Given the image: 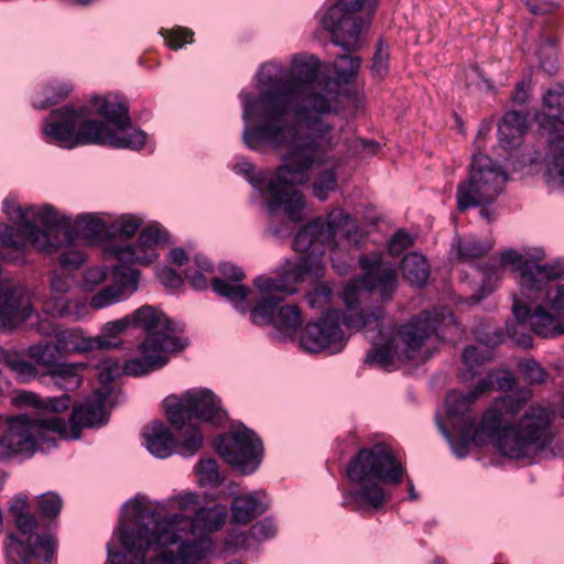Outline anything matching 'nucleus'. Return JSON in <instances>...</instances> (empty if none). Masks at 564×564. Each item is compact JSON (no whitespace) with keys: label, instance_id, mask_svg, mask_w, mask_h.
<instances>
[{"label":"nucleus","instance_id":"f257e3e1","mask_svg":"<svg viewBox=\"0 0 564 564\" xmlns=\"http://www.w3.org/2000/svg\"><path fill=\"white\" fill-rule=\"evenodd\" d=\"M319 62L314 55L294 56L289 76L273 63L262 65L258 73L259 96L246 95L242 118L252 116L259 123L242 132L245 144L257 150L261 145L281 147L302 130L323 131L328 128L323 117L337 111L338 82L318 79Z\"/></svg>","mask_w":564,"mask_h":564},{"label":"nucleus","instance_id":"f03ea898","mask_svg":"<svg viewBox=\"0 0 564 564\" xmlns=\"http://www.w3.org/2000/svg\"><path fill=\"white\" fill-rule=\"evenodd\" d=\"M362 234L354 218L341 209L332 210L326 219L317 217L303 226L293 239V249L303 253L295 263H286L285 268L275 278L258 276V285L265 291H289L296 292V284L305 275L310 274L319 278L324 274L325 246H338L344 243L347 247L357 246ZM336 251L332 248L330 259L334 269L339 274H345L348 264L337 262Z\"/></svg>","mask_w":564,"mask_h":564},{"label":"nucleus","instance_id":"7ed1b4c3","mask_svg":"<svg viewBox=\"0 0 564 564\" xmlns=\"http://www.w3.org/2000/svg\"><path fill=\"white\" fill-rule=\"evenodd\" d=\"M140 517L145 533L150 525L154 531L150 536H141L139 547L152 541L166 546L182 542L176 555L165 552L153 564H197L210 551L207 535L225 524L227 509L223 505L202 507L192 519L181 513L161 517L156 510L143 511Z\"/></svg>","mask_w":564,"mask_h":564},{"label":"nucleus","instance_id":"20e7f679","mask_svg":"<svg viewBox=\"0 0 564 564\" xmlns=\"http://www.w3.org/2000/svg\"><path fill=\"white\" fill-rule=\"evenodd\" d=\"M284 145H289L290 149L283 155L282 164L274 174L268 171L256 173L253 165L249 162L240 166L248 182L259 192L268 194V209L271 215L283 209L292 221H300L305 200L295 186L306 184L310 181V170L324 158L316 142H302L295 137L274 149Z\"/></svg>","mask_w":564,"mask_h":564},{"label":"nucleus","instance_id":"39448f33","mask_svg":"<svg viewBox=\"0 0 564 564\" xmlns=\"http://www.w3.org/2000/svg\"><path fill=\"white\" fill-rule=\"evenodd\" d=\"M554 412L545 406H531L514 425H503L505 415L498 406L488 409L479 423L466 421L465 434L484 444L495 441L502 455L520 459L533 457L552 441L551 425Z\"/></svg>","mask_w":564,"mask_h":564},{"label":"nucleus","instance_id":"423d86ee","mask_svg":"<svg viewBox=\"0 0 564 564\" xmlns=\"http://www.w3.org/2000/svg\"><path fill=\"white\" fill-rule=\"evenodd\" d=\"M4 213L17 221V227L0 224V246L11 249L14 256H1L6 261L23 262V250L31 246L39 252L52 253L72 245L75 238L70 218L57 216L54 207L21 208L12 199L3 202Z\"/></svg>","mask_w":564,"mask_h":564},{"label":"nucleus","instance_id":"0eeeda50","mask_svg":"<svg viewBox=\"0 0 564 564\" xmlns=\"http://www.w3.org/2000/svg\"><path fill=\"white\" fill-rule=\"evenodd\" d=\"M346 476L350 481L359 484V488L350 491L351 498L379 509L386 499L381 482L400 484L403 468L390 447L378 443L358 451L347 466Z\"/></svg>","mask_w":564,"mask_h":564},{"label":"nucleus","instance_id":"6e6552de","mask_svg":"<svg viewBox=\"0 0 564 564\" xmlns=\"http://www.w3.org/2000/svg\"><path fill=\"white\" fill-rule=\"evenodd\" d=\"M131 326L141 328L145 333L140 344L141 357L126 362L128 373L142 376L162 368L167 362L166 352L181 350L184 346L175 336L176 327L163 313L151 305H143L128 315Z\"/></svg>","mask_w":564,"mask_h":564},{"label":"nucleus","instance_id":"1a4fd4ad","mask_svg":"<svg viewBox=\"0 0 564 564\" xmlns=\"http://www.w3.org/2000/svg\"><path fill=\"white\" fill-rule=\"evenodd\" d=\"M508 174L491 158L484 153L473 156L469 176L457 186V209L465 212L480 207V216L488 223L494 220V210L489 208L501 194Z\"/></svg>","mask_w":564,"mask_h":564},{"label":"nucleus","instance_id":"9d476101","mask_svg":"<svg viewBox=\"0 0 564 564\" xmlns=\"http://www.w3.org/2000/svg\"><path fill=\"white\" fill-rule=\"evenodd\" d=\"M377 4L378 0H339L332 6L322 20L332 42L348 52L357 50L359 36L370 26Z\"/></svg>","mask_w":564,"mask_h":564},{"label":"nucleus","instance_id":"9b49d317","mask_svg":"<svg viewBox=\"0 0 564 564\" xmlns=\"http://www.w3.org/2000/svg\"><path fill=\"white\" fill-rule=\"evenodd\" d=\"M359 264L364 271L362 276L346 284L341 292V299L349 311L347 314H343L345 325L346 318L350 315H371L373 311L381 310L375 307L369 312H355L354 308L360 303L364 292L378 290L381 300L388 301L392 297L398 284L395 268L390 262H384L380 254L362 256L359 259Z\"/></svg>","mask_w":564,"mask_h":564},{"label":"nucleus","instance_id":"f8f14e48","mask_svg":"<svg viewBox=\"0 0 564 564\" xmlns=\"http://www.w3.org/2000/svg\"><path fill=\"white\" fill-rule=\"evenodd\" d=\"M51 417L19 414L9 417L7 430L0 436V462L10 459L14 455L32 456L36 451L55 446V441L48 436L53 432Z\"/></svg>","mask_w":564,"mask_h":564},{"label":"nucleus","instance_id":"ddd939ff","mask_svg":"<svg viewBox=\"0 0 564 564\" xmlns=\"http://www.w3.org/2000/svg\"><path fill=\"white\" fill-rule=\"evenodd\" d=\"M89 115L86 107L75 109L64 106L55 109L44 120L43 134L48 142L66 149L96 144L101 121L89 119Z\"/></svg>","mask_w":564,"mask_h":564},{"label":"nucleus","instance_id":"4468645a","mask_svg":"<svg viewBox=\"0 0 564 564\" xmlns=\"http://www.w3.org/2000/svg\"><path fill=\"white\" fill-rule=\"evenodd\" d=\"M445 318L444 312L423 311L402 325L397 341L400 346V356L406 360L429 359L432 349L444 340L442 327Z\"/></svg>","mask_w":564,"mask_h":564},{"label":"nucleus","instance_id":"2eb2a0df","mask_svg":"<svg viewBox=\"0 0 564 564\" xmlns=\"http://www.w3.org/2000/svg\"><path fill=\"white\" fill-rule=\"evenodd\" d=\"M96 113L101 116L116 130L101 121V128H98V145H110L116 149L139 150L145 143V132L140 129L127 131L131 126L128 106L120 100H112L109 97L91 98Z\"/></svg>","mask_w":564,"mask_h":564},{"label":"nucleus","instance_id":"dca6fc26","mask_svg":"<svg viewBox=\"0 0 564 564\" xmlns=\"http://www.w3.org/2000/svg\"><path fill=\"white\" fill-rule=\"evenodd\" d=\"M214 446L232 468L243 475L254 473L261 464L262 442L253 431L243 425L218 436Z\"/></svg>","mask_w":564,"mask_h":564},{"label":"nucleus","instance_id":"f3484780","mask_svg":"<svg viewBox=\"0 0 564 564\" xmlns=\"http://www.w3.org/2000/svg\"><path fill=\"white\" fill-rule=\"evenodd\" d=\"M165 411L169 422L175 430H182L186 421L192 419L213 424H219L226 419L219 400L207 389L186 392L181 398H167Z\"/></svg>","mask_w":564,"mask_h":564},{"label":"nucleus","instance_id":"a211bd4d","mask_svg":"<svg viewBox=\"0 0 564 564\" xmlns=\"http://www.w3.org/2000/svg\"><path fill=\"white\" fill-rule=\"evenodd\" d=\"M512 313L514 322H507L506 330L518 346L532 347L533 339L527 332L528 327L541 337H555L564 334V325H561L556 317L546 312L541 305L531 312L528 305L514 301Z\"/></svg>","mask_w":564,"mask_h":564},{"label":"nucleus","instance_id":"6ab92c4d","mask_svg":"<svg viewBox=\"0 0 564 564\" xmlns=\"http://www.w3.org/2000/svg\"><path fill=\"white\" fill-rule=\"evenodd\" d=\"M382 318V310H376L371 315L357 314L356 316H348L346 318V326L348 328L362 329L366 337L372 344V348L365 358V364L390 370L394 352L400 354L398 351L400 346L394 339L383 337Z\"/></svg>","mask_w":564,"mask_h":564},{"label":"nucleus","instance_id":"aec40b11","mask_svg":"<svg viewBox=\"0 0 564 564\" xmlns=\"http://www.w3.org/2000/svg\"><path fill=\"white\" fill-rule=\"evenodd\" d=\"M341 323L339 310H327L317 321L306 324L300 336V347L307 352L340 351L346 345Z\"/></svg>","mask_w":564,"mask_h":564},{"label":"nucleus","instance_id":"412c9836","mask_svg":"<svg viewBox=\"0 0 564 564\" xmlns=\"http://www.w3.org/2000/svg\"><path fill=\"white\" fill-rule=\"evenodd\" d=\"M96 399L75 404L69 417V424L65 420L53 416L50 421L54 433L64 440H78L84 427H96L107 422L105 402L109 395L108 390L96 389Z\"/></svg>","mask_w":564,"mask_h":564},{"label":"nucleus","instance_id":"4be33fe9","mask_svg":"<svg viewBox=\"0 0 564 564\" xmlns=\"http://www.w3.org/2000/svg\"><path fill=\"white\" fill-rule=\"evenodd\" d=\"M73 278L65 271H52L50 292L43 301V311L54 317L78 321L87 313L86 302L70 294Z\"/></svg>","mask_w":564,"mask_h":564},{"label":"nucleus","instance_id":"5701e85b","mask_svg":"<svg viewBox=\"0 0 564 564\" xmlns=\"http://www.w3.org/2000/svg\"><path fill=\"white\" fill-rule=\"evenodd\" d=\"M502 264H513L521 274V293L530 301H536L543 289L550 281L562 275V269L557 265L539 264L527 260L518 251L510 249L501 253Z\"/></svg>","mask_w":564,"mask_h":564},{"label":"nucleus","instance_id":"b1692460","mask_svg":"<svg viewBox=\"0 0 564 564\" xmlns=\"http://www.w3.org/2000/svg\"><path fill=\"white\" fill-rule=\"evenodd\" d=\"M143 436L147 448L158 458L171 456L177 447L183 456H192L203 445V435L194 425H189L188 435L182 443H178L170 429L161 422H153L149 425L144 430Z\"/></svg>","mask_w":564,"mask_h":564},{"label":"nucleus","instance_id":"393cba45","mask_svg":"<svg viewBox=\"0 0 564 564\" xmlns=\"http://www.w3.org/2000/svg\"><path fill=\"white\" fill-rule=\"evenodd\" d=\"M329 130L330 126L328 124V128L323 131L302 130L297 135V140L302 142H316L323 154L324 160L314 164L310 170L311 172L313 169L325 166L318 171L312 183L313 195L319 200L327 199L329 193L335 192L337 188L338 175L336 165L330 162L325 153V149L332 148V138L328 135Z\"/></svg>","mask_w":564,"mask_h":564},{"label":"nucleus","instance_id":"a878e982","mask_svg":"<svg viewBox=\"0 0 564 564\" xmlns=\"http://www.w3.org/2000/svg\"><path fill=\"white\" fill-rule=\"evenodd\" d=\"M143 511H152V510L147 509V508L138 510L135 529H129V528H123V527L120 529V543H121L123 550L126 551V553L121 554L119 552L109 551V558L112 564H123L124 562H127V556L131 557V560L129 561V564H145L144 560H145V552L148 549H150L151 546H160V547L166 546V545L160 544L156 541H152L151 543L139 547L141 536H150L153 534L152 532L154 531L152 529V525H150L149 533H145V529H143V527L141 524V517H140ZM165 552L166 551H161L159 554H156L154 556V558H152L150 561L149 564H153V562H155V560Z\"/></svg>","mask_w":564,"mask_h":564},{"label":"nucleus","instance_id":"bb28decb","mask_svg":"<svg viewBox=\"0 0 564 564\" xmlns=\"http://www.w3.org/2000/svg\"><path fill=\"white\" fill-rule=\"evenodd\" d=\"M56 541L51 534L31 535L29 544L20 542L14 533H9L6 542V552L10 561L15 564H31V560L50 562L55 552Z\"/></svg>","mask_w":564,"mask_h":564},{"label":"nucleus","instance_id":"cd10ccee","mask_svg":"<svg viewBox=\"0 0 564 564\" xmlns=\"http://www.w3.org/2000/svg\"><path fill=\"white\" fill-rule=\"evenodd\" d=\"M160 238L161 230L158 227L149 226L140 232L135 245L112 246L111 251L121 263L127 265H148L158 259L154 247Z\"/></svg>","mask_w":564,"mask_h":564},{"label":"nucleus","instance_id":"c85d7f7f","mask_svg":"<svg viewBox=\"0 0 564 564\" xmlns=\"http://www.w3.org/2000/svg\"><path fill=\"white\" fill-rule=\"evenodd\" d=\"M219 271L224 279L214 278L212 280L213 290L218 295L227 297L238 311L246 313L245 302L250 294V289L238 283L245 279L243 271L231 263H221Z\"/></svg>","mask_w":564,"mask_h":564},{"label":"nucleus","instance_id":"c756f323","mask_svg":"<svg viewBox=\"0 0 564 564\" xmlns=\"http://www.w3.org/2000/svg\"><path fill=\"white\" fill-rule=\"evenodd\" d=\"M138 278L137 269L120 262L113 270L115 283L95 294L90 300V306L102 308L119 301L126 290L134 292L138 288Z\"/></svg>","mask_w":564,"mask_h":564},{"label":"nucleus","instance_id":"7c9ffc66","mask_svg":"<svg viewBox=\"0 0 564 564\" xmlns=\"http://www.w3.org/2000/svg\"><path fill=\"white\" fill-rule=\"evenodd\" d=\"M32 307L25 297L23 288L12 283H0V321L2 324H15L30 317Z\"/></svg>","mask_w":564,"mask_h":564},{"label":"nucleus","instance_id":"2f4dec72","mask_svg":"<svg viewBox=\"0 0 564 564\" xmlns=\"http://www.w3.org/2000/svg\"><path fill=\"white\" fill-rule=\"evenodd\" d=\"M265 497L262 491L235 497L231 501L232 521L246 524L264 513L268 509Z\"/></svg>","mask_w":564,"mask_h":564},{"label":"nucleus","instance_id":"473e14b6","mask_svg":"<svg viewBox=\"0 0 564 564\" xmlns=\"http://www.w3.org/2000/svg\"><path fill=\"white\" fill-rule=\"evenodd\" d=\"M55 332V343L64 358L73 354L88 352L96 350L98 339L85 336L80 328H67Z\"/></svg>","mask_w":564,"mask_h":564},{"label":"nucleus","instance_id":"72a5a7b5","mask_svg":"<svg viewBox=\"0 0 564 564\" xmlns=\"http://www.w3.org/2000/svg\"><path fill=\"white\" fill-rule=\"evenodd\" d=\"M254 285L263 294L259 303L250 310V319L254 325H269L274 322L278 305L285 295L294 294L289 291H265L262 290L254 280Z\"/></svg>","mask_w":564,"mask_h":564},{"label":"nucleus","instance_id":"f704fd0d","mask_svg":"<svg viewBox=\"0 0 564 564\" xmlns=\"http://www.w3.org/2000/svg\"><path fill=\"white\" fill-rule=\"evenodd\" d=\"M15 402L19 405H31L34 409L44 411L43 414H37L40 417L56 416L55 414L64 412L70 406V398L67 393H63L59 397L41 399L32 392H22L17 395Z\"/></svg>","mask_w":564,"mask_h":564},{"label":"nucleus","instance_id":"c9c22d12","mask_svg":"<svg viewBox=\"0 0 564 564\" xmlns=\"http://www.w3.org/2000/svg\"><path fill=\"white\" fill-rule=\"evenodd\" d=\"M302 324L303 318L299 306L286 304L276 310L273 327L276 332L275 336L280 340L293 339Z\"/></svg>","mask_w":564,"mask_h":564},{"label":"nucleus","instance_id":"e433bc0d","mask_svg":"<svg viewBox=\"0 0 564 564\" xmlns=\"http://www.w3.org/2000/svg\"><path fill=\"white\" fill-rule=\"evenodd\" d=\"M401 273L411 285L422 288L430 276L426 258L417 252L406 253L400 265Z\"/></svg>","mask_w":564,"mask_h":564},{"label":"nucleus","instance_id":"4c0bfd02","mask_svg":"<svg viewBox=\"0 0 564 564\" xmlns=\"http://www.w3.org/2000/svg\"><path fill=\"white\" fill-rule=\"evenodd\" d=\"M28 356L37 365L46 369L48 375L63 359L64 356L55 340H42L28 348Z\"/></svg>","mask_w":564,"mask_h":564},{"label":"nucleus","instance_id":"58836bf2","mask_svg":"<svg viewBox=\"0 0 564 564\" xmlns=\"http://www.w3.org/2000/svg\"><path fill=\"white\" fill-rule=\"evenodd\" d=\"M9 511L14 519L15 527L20 531L22 535L29 534L26 541L19 539L17 534V539L23 544H29V539L31 535H39L37 533H33V530L37 527V519L34 514L28 511V501L23 496L14 497L11 500Z\"/></svg>","mask_w":564,"mask_h":564},{"label":"nucleus","instance_id":"ea45409f","mask_svg":"<svg viewBox=\"0 0 564 564\" xmlns=\"http://www.w3.org/2000/svg\"><path fill=\"white\" fill-rule=\"evenodd\" d=\"M85 368L79 362H59L48 375L54 383L65 391L77 389L82 383L80 371Z\"/></svg>","mask_w":564,"mask_h":564},{"label":"nucleus","instance_id":"a19ab883","mask_svg":"<svg viewBox=\"0 0 564 564\" xmlns=\"http://www.w3.org/2000/svg\"><path fill=\"white\" fill-rule=\"evenodd\" d=\"M481 395V392H478L477 390V384L467 393H462L458 391L448 392L445 403L451 424L454 425L453 421L455 417L464 416L466 413H468L473 403Z\"/></svg>","mask_w":564,"mask_h":564},{"label":"nucleus","instance_id":"79ce46f5","mask_svg":"<svg viewBox=\"0 0 564 564\" xmlns=\"http://www.w3.org/2000/svg\"><path fill=\"white\" fill-rule=\"evenodd\" d=\"M0 361L14 372L17 378L22 382H29L35 379L39 375V370L35 365L25 360L19 354L0 349Z\"/></svg>","mask_w":564,"mask_h":564},{"label":"nucleus","instance_id":"37998d69","mask_svg":"<svg viewBox=\"0 0 564 564\" xmlns=\"http://www.w3.org/2000/svg\"><path fill=\"white\" fill-rule=\"evenodd\" d=\"M131 321L127 315L120 319L107 323L102 327L101 333L95 336V339H98L96 343L97 348L102 350L118 347L121 343L119 335L131 326Z\"/></svg>","mask_w":564,"mask_h":564},{"label":"nucleus","instance_id":"c03bdc74","mask_svg":"<svg viewBox=\"0 0 564 564\" xmlns=\"http://www.w3.org/2000/svg\"><path fill=\"white\" fill-rule=\"evenodd\" d=\"M490 359V352L487 349H479L476 346H467L462 354L464 368L460 377L465 381L471 380L478 375L477 368Z\"/></svg>","mask_w":564,"mask_h":564},{"label":"nucleus","instance_id":"a18cd8bd","mask_svg":"<svg viewBox=\"0 0 564 564\" xmlns=\"http://www.w3.org/2000/svg\"><path fill=\"white\" fill-rule=\"evenodd\" d=\"M546 117L564 124V87L556 85L550 88L543 96Z\"/></svg>","mask_w":564,"mask_h":564},{"label":"nucleus","instance_id":"49530a36","mask_svg":"<svg viewBox=\"0 0 564 564\" xmlns=\"http://www.w3.org/2000/svg\"><path fill=\"white\" fill-rule=\"evenodd\" d=\"M338 63L335 66V73L337 78H334L338 82V85L340 84H352L357 79L360 66H361V58L358 56H351V55H339L337 57Z\"/></svg>","mask_w":564,"mask_h":564},{"label":"nucleus","instance_id":"de8ad7c7","mask_svg":"<svg viewBox=\"0 0 564 564\" xmlns=\"http://www.w3.org/2000/svg\"><path fill=\"white\" fill-rule=\"evenodd\" d=\"M478 392L481 394L496 388L501 391H511L514 386V378L507 371H489L485 378L480 379L477 383Z\"/></svg>","mask_w":564,"mask_h":564},{"label":"nucleus","instance_id":"09e8293b","mask_svg":"<svg viewBox=\"0 0 564 564\" xmlns=\"http://www.w3.org/2000/svg\"><path fill=\"white\" fill-rule=\"evenodd\" d=\"M536 55L539 57L541 68L545 73L553 75L557 69L555 40L551 36L541 40L536 48Z\"/></svg>","mask_w":564,"mask_h":564},{"label":"nucleus","instance_id":"8fccbe9b","mask_svg":"<svg viewBox=\"0 0 564 564\" xmlns=\"http://www.w3.org/2000/svg\"><path fill=\"white\" fill-rule=\"evenodd\" d=\"M549 172L561 177L564 183V135L552 139L549 143Z\"/></svg>","mask_w":564,"mask_h":564},{"label":"nucleus","instance_id":"3c124183","mask_svg":"<svg viewBox=\"0 0 564 564\" xmlns=\"http://www.w3.org/2000/svg\"><path fill=\"white\" fill-rule=\"evenodd\" d=\"M97 370L98 379L102 384L99 389H102L104 391L108 390L109 394L111 393L109 384L118 377H120L122 372L132 376L131 373L127 372L126 366L122 367L117 360H113L111 358H106L101 360L97 366Z\"/></svg>","mask_w":564,"mask_h":564},{"label":"nucleus","instance_id":"603ef678","mask_svg":"<svg viewBox=\"0 0 564 564\" xmlns=\"http://www.w3.org/2000/svg\"><path fill=\"white\" fill-rule=\"evenodd\" d=\"M62 507L63 500L56 492L48 491L36 498L37 512L47 520L56 519L61 513Z\"/></svg>","mask_w":564,"mask_h":564},{"label":"nucleus","instance_id":"864d4df0","mask_svg":"<svg viewBox=\"0 0 564 564\" xmlns=\"http://www.w3.org/2000/svg\"><path fill=\"white\" fill-rule=\"evenodd\" d=\"M70 91L72 86L69 84H50L43 90L44 99L34 101L33 105L36 109H46L61 102Z\"/></svg>","mask_w":564,"mask_h":564},{"label":"nucleus","instance_id":"5fc2aeb1","mask_svg":"<svg viewBox=\"0 0 564 564\" xmlns=\"http://www.w3.org/2000/svg\"><path fill=\"white\" fill-rule=\"evenodd\" d=\"M489 249L490 246L481 243L474 237L460 239L457 243L458 256L462 261L481 258Z\"/></svg>","mask_w":564,"mask_h":564},{"label":"nucleus","instance_id":"6e6d98bb","mask_svg":"<svg viewBox=\"0 0 564 564\" xmlns=\"http://www.w3.org/2000/svg\"><path fill=\"white\" fill-rule=\"evenodd\" d=\"M530 398L529 391H521L519 393H508L499 400H496L494 406H498L503 415L517 414Z\"/></svg>","mask_w":564,"mask_h":564},{"label":"nucleus","instance_id":"4d7b16f0","mask_svg":"<svg viewBox=\"0 0 564 564\" xmlns=\"http://www.w3.org/2000/svg\"><path fill=\"white\" fill-rule=\"evenodd\" d=\"M104 223L91 215H80L75 223L76 234L85 237H99L104 234Z\"/></svg>","mask_w":564,"mask_h":564},{"label":"nucleus","instance_id":"13d9d810","mask_svg":"<svg viewBox=\"0 0 564 564\" xmlns=\"http://www.w3.org/2000/svg\"><path fill=\"white\" fill-rule=\"evenodd\" d=\"M440 429H441L443 435L449 441V443L452 445V448H453V452L459 458H463V457L468 455L469 444L470 443H475V444H478V445L484 444L478 438H469V437L466 436V434H465L466 421L464 422V424H463V426L460 429V437H459V440L457 442H453L452 441L451 432L448 431V429L446 426L440 425Z\"/></svg>","mask_w":564,"mask_h":564},{"label":"nucleus","instance_id":"bf43d9fd","mask_svg":"<svg viewBox=\"0 0 564 564\" xmlns=\"http://www.w3.org/2000/svg\"><path fill=\"white\" fill-rule=\"evenodd\" d=\"M523 380L529 384H538L545 381L546 371L535 360H523L519 364Z\"/></svg>","mask_w":564,"mask_h":564},{"label":"nucleus","instance_id":"052dcab7","mask_svg":"<svg viewBox=\"0 0 564 564\" xmlns=\"http://www.w3.org/2000/svg\"><path fill=\"white\" fill-rule=\"evenodd\" d=\"M162 35L164 36L167 45L173 50L181 48L185 43H192L194 33L192 30L176 26L171 30L162 31Z\"/></svg>","mask_w":564,"mask_h":564},{"label":"nucleus","instance_id":"680f3d73","mask_svg":"<svg viewBox=\"0 0 564 564\" xmlns=\"http://www.w3.org/2000/svg\"><path fill=\"white\" fill-rule=\"evenodd\" d=\"M389 48L382 42L379 41L377 50L372 57L371 70L375 76L382 78L387 75L389 68Z\"/></svg>","mask_w":564,"mask_h":564},{"label":"nucleus","instance_id":"e2e57ef3","mask_svg":"<svg viewBox=\"0 0 564 564\" xmlns=\"http://www.w3.org/2000/svg\"><path fill=\"white\" fill-rule=\"evenodd\" d=\"M198 473L200 475L202 484L218 485L220 482L218 465L216 460L212 458L202 459L198 463Z\"/></svg>","mask_w":564,"mask_h":564},{"label":"nucleus","instance_id":"0e129e2a","mask_svg":"<svg viewBox=\"0 0 564 564\" xmlns=\"http://www.w3.org/2000/svg\"><path fill=\"white\" fill-rule=\"evenodd\" d=\"M333 291L325 283H318L314 290L306 294V301L311 307H323L325 306L330 297Z\"/></svg>","mask_w":564,"mask_h":564},{"label":"nucleus","instance_id":"69168bd1","mask_svg":"<svg viewBox=\"0 0 564 564\" xmlns=\"http://www.w3.org/2000/svg\"><path fill=\"white\" fill-rule=\"evenodd\" d=\"M275 523L270 518H265L262 521L257 522L249 530L250 536L257 541L271 539L275 535Z\"/></svg>","mask_w":564,"mask_h":564},{"label":"nucleus","instance_id":"338daca9","mask_svg":"<svg viewBox=\"0 0 564 564\" xmlns=\"http://www.w3.org/2000/svg\"><path fill=\"white\" fill-rule=\"evenodd\" d=\"M413 243L412 237L404 230H398L389 240L388 250L391 256H399Z\"/></svg>","mask_w":564,"mask_h":564},{"label":"nucleus","instance_id":"774afa93","mask_svg":"<svg viewBox=\"0 0 564 564\" xmlns=\"http://www.w3.org/2000/svg\"><path fill=\"white\" fill-rule=\"evenodd\" d=\"M499 142L503 149H513L520 145L521 139L524 133L518 129H511L506 126L499 124L498 128Z\"/></svg>","mask_w":564,"mask_h":564}]
</instances>
